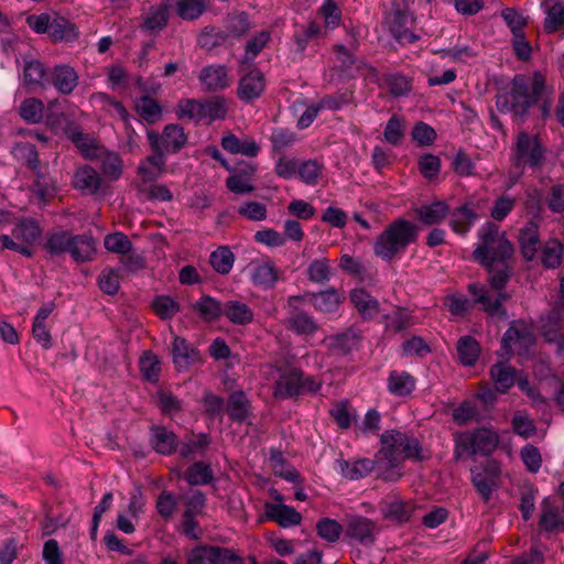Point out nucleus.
Masks as SVG:
<instances>
[{
  "label": "nucleus",
  "instance_id": "f257e3e1",
  "mask_svg": "<svg viewBox=\"0 0 564 564\" xmlns=\"http://www.w3.org/2000/svg\"><path fill=\"white\" fill-rule=\"evenodd\" d=\"M480 243L473 252V258L487 271L486 282L491 290L478 283L467 286L473 303L465 296L452 295L445 305L453 315H463L471 310L473 304L489 316L508 317L503 303L510 300L505 289L513 274V245L506 234L494 223H486L478 232Z\"/></svg>",
  "mask_w": 564,
  "mask_h": 564
},
{
  "label": "nucleus",
  "instance_id": "f03ea898",
  "mask_svg": "<svg viewBox=\"0 0 564 564\" xmlns=\"http://www.w3.org/2000/svg\"><path fill=\"white\" fill-rule=\"evenodd\" d=\"M542 101L540 117L543 121L552 115V101L549 98L546 79L541 72L532 77L517 74L507 91L496 95V107L500 112L511 113L518 124L525 122L531 107Z\"/></svg>",
  "mask_w": 564,
  "mask_h": 564
},
{
  "label": "nucleus",
  "instance_id": "7ed1b4c3",
  "mask_svg": "<svg viewBox=\"0 0 564 564\" xmlns=\"http://www.w3.org/2000/svg\"><path fill=\"white\" fill-rule=\"evenodd\" d=\"M381 447L377 452L378 477L386 481L401 478L402 464L406 459L422 462V446L419 440L398 430H388L380 435Z\"/></svg>",
  "mask_w": 564,
  "mask_h": 564
},
{
  "label": "nucleus",
  "instance_id": "20e7f679",
  "mask_svg": "<svg viewBox=\"0 0 564 564\" xmlns=\"http://www.w3.org/2000/svg\"><path fill=\"white\" fill-rule=\"evenodd\" d=\"M419 227L410 220L398 218L390 223L373 243L375 254L383 261L391 262L416 242Z\"/></svg>",
  "mask_w": 564,
  "mask_h": 564
},
{
  "label": "nucleus",
  "instance_id": "39448f33",
  "mask_svg": "<svg viewBox=\"0 0 564 564\" xmlns=\"http://www.w3.org/2000/svg\"><path fill=\"white\" fill-rule=\"evenodd\" d=\"M42 228L29 217L18 219L10 235H0V251L11 250L24 257H32L33 246L40 239Z\"/></svg>",
  "mask_w": 564,
  "mask_h": 564
},
{
  "label": "nucleus",
  "instance_id": "423d86ee",
  "mask_svg": "<svg viewBox=\"0 0 564 564\" xmlns=\"http://www.w3.org/2000/svg\"><path fill=\"white\" fill-rule=\"evenodd\" d=\"M176 126H167L162 135L153 131L148 132V139L152 148L156 151L154 155L149 156L139 166V174L144 182L155 180L162 172L164 164L163 152L176 151Z\"/></svg>",
  "mask_w": 564,
  "mask_h": 564
},
{
  "label": "nucleus",
  "instance_id": "0eeeda50",
  "mask_svg": "<svg viewBox=\"0 0 564 564\" xmlns=\"http://www.w3.org/2000/svg\"><path fill=\"white\" fill-rule=\"evenodd\" d=\"M322 381L313 376H305L302 370L291 368L285 370L275 382L274 395L282 399H292L305 393H316Z\"/></svg>",
  "mask_w": 564,
  "mask_h": 564
},
{
  "label": "nucleus",
  "instance_id": "6e6552de",
  "mask_svg": "<svg viewBox=\"0 0 564 564\" xmlns=\"http://www.w3.org/2000/svg\"><path fill=\"white\" fill-rule=\"evenodd\" d=\"M546 150L536 134H530L521 131L517 137V142L512 149V161L516 167L538 169L545 161Z\"/></svg>",
  "mask_w": 564,
  "mask_h": 564
},
{
  "label": "nucleus",
  "instance_id": "1a4fd4ad",
  "mask_svg": "<svg viewBox=\"0 0 564 564\" xmlns=\"http://www.w3.org/2000/svg\"><path fill=\"white\" fill-rule=\"evenodd\" d=\"M471 482L485 502L491 498L492 490L498 486L501 469L495 459H489L470 469Z\"/></svg>",
  "mask_w": 564,
  "mask_h": 564
},
{
  "label": "nucleus",
  "instance_id": "9d476101",
  "mask_svg": "<svg viewBox=\"0 0 564 564\" xmlns=\"http://www.w3.org/2000/svg\"><path fill=\"white\" fill-rule=\"evenodd\" d=\"M249 270L252 284L263 290L273 289L283 275V272L269 259L252 261L249 264Z\"/></svg>",
  "mask_w": 564,
  "mask_h": 564
},
{
  "label": "nucleus",
  "instance_id": "9b49d317",
  "mask_svg": "<svg viewBox=\"0 0 564 564\" xmlns=\"http://www.w3.org/2000/svg\"><path fill=\"white\" fill-rule=\"evenodd\" d=\"M237 95L240 100L251 102L258 99L265 87V78L263 73L258 68H248L241 73Z\"/></svg>",
  "mask_w": 564,
  "mask_h": 564
},
{
  "label": "nucleus",
  "instance_id": "f8f14e48",
  "mask_svg": "<svg viewBox=\"0 0 564 564\" xmlns=\"http://www.w3.org/2000/svg\"><path fill=\"white\" fill-rule=\"evenodd\" d=\"M302 299V296L292 295L288 300L291 308L288 317V328L297 335H312L318 329L316 322L312 316L299 310L294 305L295 302L301 301Z\"/></svg>",
  "mask_w": 564,
  "mask_h": 564
},
{
  "label": "nucleus",
  "instance_id": "ddd939ff",
  "mask_svg": "<svg viewBox=\"0 0 564 564\" xmlns=\"http://www.w3.org/2000/svg\"><path fill=\"white\" fill-rule=\"evenodd\" d=\"M376 523L362 516H352L346 522V536L364 545H371L375 541Z\"/></svg>",
  "mask_w": 564,
  "mask_h": 564
},
{
  "label": "nucleus",
  "instance_id": "4468645a",
  "mask_svg": "<svg viewBox=\"0 0 564 564\" xmlns=\"http://www.w3.org/2000/svg\"><path fill=\"white\" fill-rule=\"evenodd\" d=\"M383 518L397 523L408 522L413 513L411 503L397 496H389L379 503Z\"/></svg>",
  "mask_w": 564,
  "mask_h": 564
},
{
  "label": "nucleus",
  "instance_id": "2eb2a0df",
  "mask_svg": "<svg viewBox=\"0 0 564 564\" xmlns=\"http://www.w3.org/2000/svg\"><path fill=\"white\" fill-rule=\"evenodd\" d=\"M413 22V17L410 11L394 10L390 20V33L401 43H414L419 36L409 29V24Z\"/></svg>",
  "mask_w": 564,
  "mask_h": 564
},
{
  "label": "nucleus",
  "instance_id": "dca6fc26",
  "mask_svg": "<svg viewBox=\"0 0 564 564\" xmlns=\"http://www.w3.org/2000/svg\"><path fill=\"white\" fill-rule=\"evenodd\" d=\"M199 80L207 91H218L230 84L228 69L225 65H208L200 70Z\"/></svg>",
  "mask_w": 564,
  "mask_h": 564
},
{
  "label": "nucleus",
  "instance_id": "f3484780",
  "mask_svg": "<svg viewBox=\"0 0 564 564\" xmlns=\"http://www.w3.org/2000/svg\"><path fill=\"white\" fill-rule=\"evenodd\" d=\"M416 218L425 226L441 224L449 215V206L444 200H434L430 204H422L414 209Z\"/></svg>",
  "mask_w": 564,
  "mask_h": 564
},
{
  "label": "nucleus",
  "instance_id": "a211bd4d",
  "mask_svg": "<svg viewBox=\"0 0 564 564\" xmlns=\"http://www.w3.org/2000/svg\"><path fill=\"white\" fill-rule=\"evenodd\" d=\"M51 83L58 93L70 95L78 85V75L72 66L61 64L54 67Z\"/></svg>",
  "mask_w": 564,
  "mask_h": 564
},
{
  "label": "nucleus",
  "instance_id": "6ab92c4d",
  "mask_svg": "<svg viewBox=\"0 0 564 564\" xmlns=\"http://www.w3.org/2000/svg\"><path fill=\"white\" fill-rule=\"evenodd\" d=\"M264 509L265 517L283 528L297 525L302 521L300 512L293 507L283 503H265Z\"/></svg>",
  "mask_w": 564,
  "mask_h": 564
},
{
  "label": "nucleus",
  "instance_id": "aec40b11",
  "mask_svg": "<svg viewBox=\"0 0 564 564\" xmlns=\"http://www.w3.org/2000/svg\"><path fill=\"white\" fill-rule=\"evenodd\" d=\"M220 144L225 151L231 154H241L248 158H256L260 152V147L253 139H239L231 132L221 138Z\"/></svg>",
  "mask_w": 564,
  "mask_h": 564
},
{
  "label": "nucleus",
  "instance_id": "412c9836",
  "mask_svg": "<svg viewBox=\"0 0 564 564\" xmlns=\"http://www.w3.org/2000/svg\"><path fill=\"white\" fill-rule=\"evenodd\" d=\"M303 299H308L316 311L325 314L336 312L343 301V296L335 288L317 293H306Z\"/></svg>",
  "mask_w": 564,
  "mask_h": 564
},
{
  "label": "nucleus",
  "instance_id": "4be33fe9",
  "mask_svg": "<svg viewBox=\"0 0 564 564\" xmlns=\"http://www.w3.org/2000/svg\"><path fill=\"white\" fill-rule=\"evenodd\" d=\"M519 243L521 253L527 261L533 260L540 246L539 226L535 221H529L519 230Z\"/></svg>",
  "mask_w": 564,
  "mask_h": 564
},
{
  "label": "nucleus",
  "instance_id": "5701e85b",
  "mask_svg": "<svg viewBox=\"0 0 564 564\" xmlns=\"http://www.w3.org/2000/svg\"><path fill=\"white\" fill-rule=\"evenodd\" d=\"M223 315L234 325L243 326L254 318L252 308L238 300H229L224 303Z\"/></svg>",
  "mask_w": 564,
  "mask_h": 564
},
{
  "label": "nucleus",
  "instance_id": "b1692460",
  "mask_svg": "<svg viewBox=\"0 0 564 564\" xmlns=\"http://www.w3.org/2000/svg\"><path fill=\"white\" fill-rule=\"evenodd\" d=\"M225 410L231 421L245 422L250 415V402L246 393L242 390L231 392Z\"/></svg>",
  "mask_w": 564,
  "mask_h": 564
},
{
  "label": "nucleus",
  "instance_id": "393cba45",
  "mask_svg": "<svg viewBox=\"0 0 564 564\" xmlns=\"http://www.w3.org/2000/svg\"><path fill=\"white\" fill-rule=\"evenodd\" d=\"M350 301L364 319H371L379 313V302L365 289L352 290Z\"/></svg>",
  "mask_w": 564,
  "mask_h": 564
},
{
  "label": "nucleus",
  "instance_id": "a878e982",
  "mask_svg": "<svg viewBox=\"0 0 564 564\" xmlns=\"http://www.w3.org/2000/svg\"><path fill=\"white\" fill-rule=\"evenodd\" d=\"M73 184L75 188L90 195L97 193L100 188L101 178L95 169L84 165L75 172Z\"/></svg>",
  "mask_w": 564,
  "mask_h": 564
},
{
  "label": "nucleus",
  "instance_id": "bb28decb",
  "mask_svg": "<svg viewBox=\"0 0 564 564\" xmlns=\"http://www.w3.org/2000/svg\"><path fill=\"white\" fill-rule=\"evenodd\" d=\"M416 381L406 371L392 370L388 378V390L397 397H408L415 389Z\"/></svg>",
  "mask_w": 564,
  "mask_h": 564
},
{
  "label": "nucleus",
  "instance_id": "cd10ccee",
  "mask_svg": "<svg viewBox=\"0 0 564 564\" xmlns=\"http://www.w3.org/2000/svg\"><path fill=\"white\" fill-rule=\"evenodd\" d=\"M449 226L458 235H465L468 232L475 220L478 218L474 209L468 204L460 206L459 208L449 210Z\"/></svg>",
  "mask_w": 564,
  "mask_h": 564
},
{
  "label": "nucleus",
  "instance_id": "c85d7f7f",
  "mask_svg": "<svg viewBox=\"0 0 564 564\" xmlns=\"http://www.w3.org/2000/svg\"><path fill=\"white\" fill-rule=\"evenodd\" d=\"M183 477L191 486H204L214 480V471L208 463L198 460L185 469Z\"/></svg>",
  "mask_w": 564,
  "mask_h": 564
},
{
  "label": "nucleus",
  "instance_id": "c756f323",
  "mask_svg": "<svg viewBox=\"0 0 564 564\" xmlns=\"http://www.w3.org/2000/svg\"><path fill=\"white\" fill-rule=\"evenodd\" d=\"M269 40L270 33L268 31H260L247 42L245 56L239 66V73H242L252 67L253 59L263 50Z\"/></svg>",
  "mask_w": 564,
  "mask_h": 564
},
{
  "label": "nucleus",
  "instance_id": "7c9ffc66",
  "mask_svg": "<svg viewBox=\"0 0 564 564\" xmlns=\"http://www.w3.org/2000/svg\"><path fill=\"white\" fill-rule=\"evenodd\" d=\"M477 454L489 456L499 444V435L497 432L481 427L470 434Z\"/></svg>",
  "mask_w": 564,
  "mask_h": 564
},
{
  "label": "nucleus",
  "instance_id": "2f4dec72",
  "mask_svg": "<svg viewBox=\"0 0 564 564\" xmlns=\"http://www.w3.org/2000/svg\"><path fill=\"white\" fill-rule=\"evenodd\" d=\"M372 470H376V473L378 474V464L376 456L375 459L364 458L356 460L354 463H349L347 460H344L341 463V473L344 477L350 480L361 479L369 475Z\"/></svg>",
  "mask_w": 564,
  "mask_h": 564
},
{
  "label": "nucleus",
  "instance_id": "473e14b6",
  "mask_svg": "<svg viewBox=\"0 0 564 564\" xmlns=\"http://www.w3.org/2000/svg\"><path fill=\"white\" fill-rule=\"evenodd\" d=\"M210 444V437L208 434L192 433L184 437L182 446L180 448V455L184 458H195L196 456L203 455Z\"/></svg>",
  "mask_w": 564,
  "mask_h": 564
},
{
  "label": "nucleus",
  "instance_id": "72a5a7b5",
  "mask_svg": "<svg viewBox=\"0 0 564 564\" xmlns=\"http://www.w3.org/2000/svg\"><path fill=\"white\" fill-rule=\"evenodd\" d=\"M95 240L87 235L73 236L69 254L76 262L90 261L95 253Z\"/></svg>",
  "mask_w": 564,
  "mask_h": 564
},
{
  "label": "nucleus",
  "instance_id": "f704fd0d",
  "mask_svg": "<svg viewBox=\"0 0 564 564\" xmlns=\"http://www.w3.org/2000/svg\"><path fill=\"white\" fill-rule=\"evenodd\" d=\"M490 376L500 393H506L516 383V369L505 364L491 366Z\"/></svg>",
  "mask_w": 564,
  "mask_h": 564
},
{
  "label": "nucleus",
  "instance_id": "c9c22d12",
  "mask_svg": "<svg viewBox=\"0 0 564 564\" xmlns=\"http://www.w3.org/2000/svg\"><path fill=\"white\" fill-rule=\"evenodd\" d=\"M229 40V34L215 26H205L197 37V44L200 48L212 51L218 46L226 44Z\"/></svg>",
  "mask_w": 564,
  "mask_h": 564
},
{
  "label": "nucleus",
  "instance_id": "e433bc0d",
  "mask_svg": "<svg viewBox=\"0 0 564 564\" xmlns=\"http://www.w3.org/2000/svg\"><path fill=\"white\" fill-rule=\"evenodd\" d=\"M47 33L54 41H73L78 35L75 25L62 17H54L51 20Z\"/></svg>",
  "mask_w": 564,
  "mask_h": 564
},
{
  "label": "nucleus",
  "instance_id": "4c0bfd02",
  "mask_svg": "<svg viewBox=\"0 0 564 564\" xmlns=\"http://www.w3.org/2000/svg\"><path fill=\"white\" fill-rule=\"evenodd\" d=\"M541 506L542 513L539 525L542 530L553 532L564 525V520L560 516L557 508L550 503L549 498H544Z\"/></svg>",
  "mask_w": 564,
  "mask_h": 564
},
{
  "label": "nucleus",
  "instance_id": "58836bf2",
  "mask_svg": "<svg viewBox=\"0 0 564 564\" xmlns=\"http://www.w3.org/2000/svg\"><path fill=\"white\" fill-rule=\"evenodd\" d=\"M200 351L184 338L178 337V371L202 364Z\"/></svg>",
  "mask_w": 564,
  "mask_h": 564
},
{
  "label": "nucleus",
  "instance_id": "ea45409f",
  "mask_svg": "<svg viewBox=\"0 0 564 564\" xmlns=\"http://www.w3.org/2000/svg\"><path fill=\"white\" fill-rule=\"evenodd\" d=\"M193 307L199 313L203 319L213 322L223 315L224 303H220L209 295H204L193 305Z\"/></svg>",
  "mask_w": 564,
  "mask_h": 564
},
{
  "label": "nucleus",
  "instance_id": "a19ab883",
  "mask_svg": "<svg viewBox=\"0 0 564 564\" xmlns=\"http://www.w3.org/2000/svg\"><path fill=\"white\" fill-rule=\"evenodd\" d=\"M459 360L465 366H474L480 354L478 341L471 336H464L457 343Z\"/></svg>",
  "mask_w": 564,
  "mask_h": 564
},
{
  "label": "nucleus",
  "instance_id": "79ce46f5",
  "mask_svg": "<svg viewBox=\"0 0 564 564\" xmlns=\"http://www.w3.org/2000/svg\"><path fill=\"white\" fill-rule=\"evenodd\" d=\"M203 406L205 416L210 420H218L223 422L226 409L225 399L210 391L204 392Z\"/></svg>",
  "mask_w": 564,
  "mask_h": 564
},
{
  "label": "nucleus",
  "instance_id": "37998d69",
  "mask_svg": "<svg viewBox=\"0 0 564 564\" xmlns=\"http://www.w3.org/2000/svg\"><path fill=\"white\" fill-rule=\"evenodd\" d=\"M23 82L30 86H44L48 82L46 69L40 61L25 62Z\"/></svg>",
  "mask_w": 564,
  "mask_h": 564
},
{
  "label": "nucleus",
  "instance_id": "c03bdc74",
  "mask_svg": "<svg viewBox=\"0 0 564 564\" xmlns=\"http://www.w3.org/2000/svg\"><path fill=\"white\" fill-rule=\"evenodd\" d=\"M235 254L229 247L223 246L210 253L209 263L219 274H228L232 268Z\"/></svg>",
  "mask_w": 564,
  "mask_h": 564
},
{
  "label": "nucleus",
  "instance_id": "a18cd8bd",
  "mask_svg": "<svg viewBox=\"0 0 564 564\" xmlns=\"http://www.w3.org/2000/svg\"><path fill=\"white\" fill-rule=\"evenodd\" d=\"M69 138L86 159H95L101 155L102 149L88 134L80 131H72Z\"/></svg>",
  "mask_w": 564,
  "mask_h": 564
},
{
  "label": "nucleus",
  "instance_id": "49530a36",
  "mask_svg": "<svg viewBox=\"0 0 564 564\" xmlns=\"http://www.w3.org/2000/svg\"><path fill=\"white\" fill-rule=\"evenodd\" d=\"M138 115L148 123H154L162 117L161 106L151 97L142 96L135 102Z\"/></svg>",
  "mask_w": 564,
  "mask_h": 564
},
{
  "label": "nucleus",
  "instance_id": "de8ad7c7",
  "mask_svg": "<svg viewBox=\"0 0 564 564\" xmlns=\"http://www.w3.org/2000/svg\"><path fill=\"white\" fill-rule=\"evenodd\" d=\"M151 442L154 449L161 454H171L176 446L174 434L162 426H156L152 430Z\"/></svg>",
  "mask_w": 564,
  "mask_h": 564
},
{
  "label": "nucleus",
  "instance_id": "09e8293b",
  "mask_svg": "<svg viewBox=\"0 0 564 564\" xmlns=\"http://www.w3.org/2000/svg\"><path fill=\"white\" fill-rule=\"evenodd\" d=\"M564 246L558 239H553L542 250V264L549 269H556L562 263Z\"/></svg>",
  "mask_w": 564,
  "mask_h": 564
},
{
  "label": "nucleus",
  "instance_id": "8fccbe9b",
  "mask_svg": "<svg viewBox=\"0 0 564 564\" xmlns=\"http://www.w3.org/2000/svg\"><path fill=\"white\" fill-rule=\"evenodd\" d=\"M384 82L394 97L406 96L412 90V79L400 73L386 75Z\"/></svg>",
  "mask_w": 564,
  "mask_h": 564
},
{
  "label": "nucleus",
  "instance_id": "3c124183",
  "mask_svg": "<svg viewBox=\"0 0 564 564\" xmlns=\"http://www.w3.org/2000/svg\"><path fill=\"white\" fill-rule=\"evenodd\" d=\"M511 425L513 432L523 438H529L536 433L534 421L525 412L520 410L514 412Z\"/></svg>",
  "mask_w": 564,
  "mask_h": 564
},
{
  "label": "nucleus",
  "instance_id": "603ef678",
  "mask_svg": "<svg viewBox=\"0 0 564 564\" xmlns=\"http://www.w3.org/2000/svg\"><path fill=\"white\" fill-rule=\"evenodd\" d=\"M20 116L29 123H37L44 118V105L36 98H28L20 106Z\"/></svg>",
  "mask_w": 564,
  "mask_h": 564
},
{
  "label": "nucleus",
  "instance_id": "864d4df0",
  "mask_svg": "<svg viewBox=\"0 0 564 564\" xmlns=\"http://www.w3.org/2000/svg\"><path fill=\"white\" fill-rule=\"evenodd\" d=\"M538 489L532 484H524L520 488V505L519 509L522 514V519L528 521L535 509V497Z\"/></svg>",
  "mask_w": 564,
  "mask_h": 564
},
{
  "label": "nucleus",
  "instance_id": "5fc2aeb1",
  "mask_svg": "<svg viewBox=\"0 0 564 564\" xmlns=\"http://www.w3.org/2000/svg\"><path fill=\"white\" fill-rule=\"evenodd\" d=\"M358 334L354 330H347L333 338L332 348L336 354L346 356L352 351V349L358 345Z\"/></svg>",
  "mask_w": 564,
  "mask_h": 564
},
{
  "label": "nucleus",
  "instance_id": "6e6d98bb",
  "mask_svg": "<svg viewBox=\"0 0 564 564\" xmlns=\"http://www.w3.org/2000/svg\"><path fill=\"white\" fill-rule=\"evenodd\" d=\"M12 154L18 160L28 164L33 171L39 167L37 152L29 142H18L12 148Z\"/></svg>",
  "mask_w": 564,
  "mask_h": 564
},
{
  "label": "nucleus",
  "instance_id": "4d7b16f0",
  "mask_svg": "<svg viewBox=\"0 0 564 564\" xmlns=\"http://www.w3.org/2000/svg\"><path fill=\"white\" fill-rule=\"evenodd\" d=\"M316 531L319 538L329 543H334L339 540L343 533V527L336 520L322 518L316 523Z\"/></svg>",
  "mask_w": 564,
  "mask_h": 564
},
{
  "label": "nucleus",
  "instance_id": "13d9d810",
  "mask_svg": "<svg viewBox=\"0 0 564 564\" xmlns=\"http://www.w3.org/2000/svg\"><path fill=\"white\" fill-rule=\"evenodd\" d=\"M185 510L183 514L186 516H202L203 509L206 505V496L200 490H191L189 494L183 498Z\"/></svg>",
  "mask_w": 564,
  "mask_h": 564
},
{
  "label": "nucleus",
  "instance_id": "bf43d9fd",
  "mask_svg": "<svg viewBox=\"0 0 564 564\" xmlns=\"http://www.w3.org/2000/svg\"><path fill=\"white\" fill-rule=\"evenodd\" d=\"M73 236L67 231L52 234L46 241L45 248L51 254L69 252Z\"/></svg>",
  "mask_w": 564,
  "mask_h": 564
},
{
  "label": "nucleus",
  "instance_id": "052dcab7",
  "mask_svg": "<svg viewBox=\"0 0 564 564\" xmlns=\"http://www.w3.org/2000/svg\"><path fill=\"white\" fill-rule=\"evenodd\" d=\"M209 564H239L242 558L232 550L221 546L208 545Z\"/></svg>",
  "mask_w": 564,
  "mask_h": 564
},
{
  "label": "nucleus",
  "instance_id": "680f3d73",
  "mask_svg": "<svg viewBox=\"0 0 564 564\" xmlns=\"http://www.w3.org/2000/svg\"><path fill=\"white\" fill-rule=\"evenodd\" d=\"M564 26V4L556 2L546 11L544 30L546 33H554Z\"/></svg>",
  "mask_w": 564,
  "mask_h": 564
},
{
  "label": "nucleus",
  "instance_id": "e2e57ef3",
  "mask_svg": "<svg viewBox=\"0 0 564 564\" xmlns=\"http://www.w3.org/2000/svg\"><path fill=\"white\" fill-rule=\"evenodd\" d=\"M140 371L148 381H155L160 373V362L151 351H144L139 360Z\"/></svg>",
  "mask_w": 564,
  "mask_h": 564
},
{
  "label": "nucleus",
  "instance_id": "0e129e2a",
  "mask_svg": "<svg viewBox=\"0 0 564 564\" xmlns=\"http://www.w3.org/2000/svg\"><path fill=\"white\" fill-rule=\"evenodd\" d=\"M99 158L102 159L101 167L104 174L110 180H118L122 172V161L119 155L116 153L106 152L102 149L101 155Z\"/></svg>",
  "mask_w": 564,
  "mask_h": 564
},
{
  "label": "nucleus",
  "instance_id": "69168bd1",
  "mask_svg": "<svg viewBox=\"0 0 564 564\" xmlns=\"http://www.w3.org/2000/svg\"><path fill=\"white\" fill-rule=\"evenodd\" d=\"M205 10V0H178V18L184 20H196Z\"/></svg>",
  "mask_w": 564,
  "mask_h": 564
},
{
  "label": "nucleus",
  "instance_id": "338daca9",
  "mask_svg": "<svg viewBox=\"0 0 564 564\" xmlns=\"http://www.w3.org/2000/svg\"><path fill=\"white\" fill-rule=\"evenodd\" d=\"M330 416L336 422L338 427L347 430L351 426L355 421V415L349 411V403L347 400H343L336 403L329 411Z\"/></svg>",
  "mask_w": 564,
  "mask_h": 564
},
{
  "label": "nucleus",
  "instance_id": "774afa93",
  "mask_svg": "<svg viewBox=\"0 0 564 564\" xmlns=\"http://www.w3.org/2000/svg\"><path fill=\"white\" fill-rule=\"evenodd\" d=\"M295 140L296 134L293 131L282 128L273 129L272 134L270 137V141L272 143V151L282 152L286 148L292 147Z\"/></svg>",
  "mask_w": 564,
  "mask_h": 564
}]
</instances>
